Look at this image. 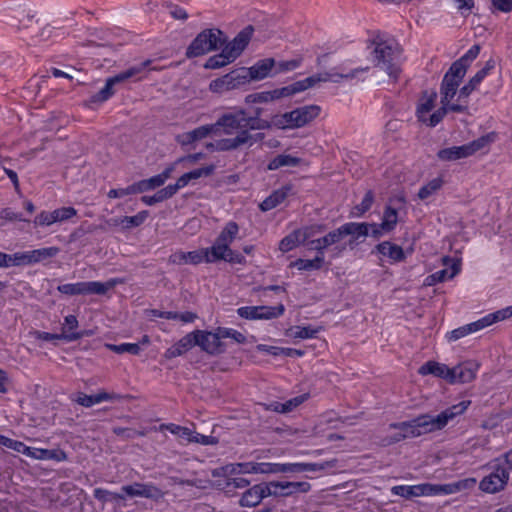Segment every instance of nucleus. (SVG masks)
<instances>
[{
    "mask_svg": "<svg viewBox=\"0 0 512 512\" xmlns=\"http://www.w3.org/2000/svg\"><path fill=\"white\" fill-rule=\"evenodd\" d=\"M57 290L60 293L68 295V296L84 295V283L77 282V283L62 284L57 287Z\"/></svg>",
    "mask_w": 512,
    "mask_h": 512,
    "instance_id": "55",
    "label": "nucleus"
},
{
    "mask_svg": "<svg viewBox=\"0 0 512 512\" xmlns=\"http://www.w3.org/2000/svg\"><path fill=\"white\" fill-rule=\"evenodd\" d=\"M60 249L58 247H46L35 250H30L31 265L42 262L44 260L51 259L58 255Z\"/></svg>",
    "mask_w": 512,
    "mask_h": 512,
    "instance_id": "40",
    "label": "nucleus"
},
{
    "mask_svg": "<svg viewBox=\"0 0 512 512\" xmlns=\"http://www.w3.org/2000/svg\"><path fill=\"white\" fill-rule=\"evenodd\" d=\"M471 405L470 400H463L443 410L437 416L430 415V422L434 431L443 429L455 417L462 415Z\"/></svg>",
    "mask_w": 512,
    "mask_h": 512,
    "instance_id": "13",
    "label": "nucleus"
},
{
    "mask_svg": "<svg viewBox=\"0 0 512 512\" xmlns=\"http://www.w3.org/2000/svg\"><path fill=\"white\" fill-rule=\"evenodd\" d=\"M228 75L231 77L232 84H235V89L247 84L250 80H252L250 78L249 69L245 68L232 71L228 73Z\"/></svg>",
    "mask_w": 512,
    "mask_h": 512,
    "instance_id": "52",
    "label": "nucleus"
},
{
    "mask_svg": "<svg viewBox=\"0 0 512 512\" xmlns=\"http://www.w3.org/2000/svg\"><path fill=\"white\" fill-rule=\"evenodd\" d=\"M290 189L291 188L289 186H284L278 190L273 191L271 195H269L259 204L260 210L267 212L280 205L287 198Z\"/></svg>",
    "mask_w": 512,
    "mask_h": 512,
    "instance_id": "30",
    "label": "nucleus"
},
{
    "mask_svg": "<svg viewBox=\"0 0 512 512\" xmlns=\"http://www.w3.org/2000/svg\"><path fill=\"white\" fill-rule=\"evenodd\" d=\"M121 490L129 497H143L153 500L163 497L161 489L151 483L135 482L131 485L122 486Z\"/></svg>",
    "mask_w": 512,
    "mask_h": 512,
    "instance_id": "15",
    "label": "nucleus"
},
{
    "mask_svg": "<svg viewBox=\"0 0 512 512\" xmlns=\"http://www.w3.org/2000/svg\"><path fill=\"white\" fill-rule=\"evenodd\" d=\"M204 252H202V249L195 250V251H176L175 253L171 254L169 257V263L175 264V265H184V264H192L197 265L202 262L203 260Z\"/></svg>",
    "mask_w": 512,
    "mask_h": 512,
    "instance_id": "25",
    "label": "nucleus"
},
{
    "mask_svg": "<svg viewBox=\"0 0 512 512\" xmlns=\"http://www.w3.org/2000/svg\"><path fill=\"white\" fill-rule=\"evenodd\" d=\"M193 142L200 141L210 135H215V126L213 124L202 125L190 131Z\"/></svg>",
    "mask_w": 512,
    "mask_h": 512,
    "instance_id": "57",
    "label": "nucleus"
},
{
    "mask_svg": "<svg viewBox=\"0 0 512 512\" xmlns=\"http://www.w3.org/2000/svg\"><path fill=\"white\" fill-rule=\"evenodd\" d=\"M175 194L171 185H167L164 188L159 189L154 195H144L141 197V201L149 206L171 199Z\"/></svg>",
    "mask_w": 512,
    "mask_h": 512,
    "instance_id": "38",
    "label": "nucleus"
},
{
    "mask_svg": "<svg viewBox=\"0 0 512 512\" xmlns=\"http://www.w3.org/2000/svg\"><path fill=\"white\" fill-rule=\"evenodd\" d=\"M495 140V134H487L480 138L464 144L462 146H453L441 149L438 152V157L441 160H459L475 155L477 152L484 153L488 150L489 145Z\"/></svg>",
    "mask_w": 512,
    "mask_h": 512,
    "instance_id": "7",
    "label": "nucleus"
},
{
    "mask_svg": "<svg viewBox=\"0 0 512 512\" xmlns=\"http://www.w3.org/2000/svg\"><path fill=\"white\" fill-rule=\"evenodd\" d=\"M245 111L237 110L234 112H227L221 115L218 120L213 123L215 126V136L224 134H233L235 131L244 130L245 126Z\"/></svg>",
    "mask_w": 512,
    "mask_h": 512,
    "instance_id": "11",
    "label": "nucleus"
},
{
    "mask_svg": "<svg viewBox=\"0 0 512 512\" xmlns=\"http://www.w3.org/2000/svg\"><path fill=\"white\" fill-rule=\"evenodd\" d=\"M254 28L251 25L246 26L244 29H242L232 40L233 44L236 46L237 49L240 50V52H243L244 49L249 44L251 37L253 35Z\"/></svg>",
    "mask_w": 512,
    "mask_h": 512,
    "instance_id": "45",
    "label": "nucleus"
},
{
    "mask_svg": "<svg viewBox=\"0 0 512 512\" xmlns=\"http://www.w3.org/2000/svg\"><path fill=\"white\" fill-rule=\"evenodd\" d=\"M511 471L512 469H509L505 463L504 465L497 464L494 471L481 480L480 489L487 493L501 491L506 486Z\"/></svg>",
    "mask_w": 512,
    "mask_h": 512,
    "instance_id": "10",
    "label": "nucleus"
},
{
    "mask_svg": "<svg viewBox=\"0 0 512 512\" xmlns=\"http://www.w3.org/2000/svg\"><path fill=\"white\" fill-rule=\"evenodd\" d=\"M175 168L173 165L167 166L160 174L154 175L148 179H143L130 185V191L133 194L144 193L157 189L165 184L172 177Z\"/></svg>",
    "mask_w": 512,
    "mask_h": 512,
    "instance_id": "12",
    "label": "nucleus"
},
{
    "mask_svg": "<svg viewBox=\"0 0 512 512\" xmlns=\"http://www.w3.org/2000/svg\"><path fill=\"white\" fill-rule=\"evenodd\" d=\"M285 312V307L283 304H278L276 306H260V317L261 320H271L276 319L282 316Z\"/></svg>",
    "mask_w": 512,
    "mask_h": 512,
    "instance_id": "48",
    "label": "nucleus"
},
{
    "mask_svg": "<svg viewBox=\"0 0 512 512\" xmlns=\"http://www.w3.org/2000/svg\"><path fill=\"white\" fill-rule=\"evenodd\" d=\"M319 330L320 328H312L310 326H295L294 328L290 329V331L293 333V337L301 339L314 338Z\"/></svg>",
    "mask_w": 512,
    "mask_h": 512,
    "instance_id": "63",
    "label": "nucleus"
},
{
    "mask_svg": "<svg viewBox=\"0 0 512 512\" xmlns=\"http://www.w3.org/2000/svg\"><path fill=\"white\" fill-rule=\"evenodd\" d=\"M461 270V262L459 260L454 261L450 267V269H442L431 275H429L425 283L427 285H435L437 283L443 282L447 279H452L456 276Z\"/></svg>",
    "mask_w": 512,
    "mask_h": 512,
    "instance_id": "29",
    "label": "nucleus"
},
{
    "mask_svg": "<svg viewBox=\"0 0 512 512\" xmlns=\"http://www.w3.org/2000/svg\"><path fill=\"white\" fill-rule=\"evenodd\" d=\"M369 67L365 68H355L347 73H323V74H315L310 77H307L303 80L296 81L290 85L284 86L282 88L274 89L272 90V93L274 95V99H280L284 97L292 96L296 93L305 91L308 88L314 87L316 84L320 82H326V81H333V82H339L338 79H346L350 80L353 78H356L359 73L368 71Z\"/></svg>",
    "mask_w": 512,
    "mask_h": 512,
    "instance_id": "3",
    "label": "nucleus"
},
{
    "mask_svg": "<svg viewBox=\"0 0 512 512\" xmlns=\"http://www.w3.org/2000/svg\"><path fill=\"white\" fill-rule=\"evenodd\" d=\"M420 375H433L435 377L444 379L450 383V378L452 377V370L447 365L436 362V361H428L424 363L418 370Z\"/></svg>",
    "mask_w": 512,
    "mask_h": 512,
    "instance_id": "24",
    "label": "nucleus"
},
{
    "mask_svg": "<svg viewBox=\"0 0 512 512\" xmlns=\"http://www.w3.org/2000/svg\"><path fill=\"white\" fill-rule=\"evenodd\" d=\"M27 20L30 24L25 26V29L27 30L26 36L32 44L47 41L51 37L52 28L49 25L41 27L39 26L38 21H33L32 17H28Z\"/></svg>",
    "mask_w": 512,
    "mask_h": 512,
    "instance_id": "22",
    "label": "nucleus"
},
{
    "mask_svg": "<svg viewBox=\"0 0 512 512\" xmlns=\"http://www.w3.org/2000/svg\"><path fill=\"white\" fill-rule=\"evenodd\" d=\"M462 487V484H419L414 486L407 485H398L393 486L391 488V493L397 496H401L406 499H411L413 497H418L422 495H439V494H452L456 491H459Z\"/></svg>",
    "mask_w": 512,
    "mask_h": 512,
    "instance_id": "6",
    "label": "nucleus"
},
{
    "mask_svg": "<svg viewBox=\"0 0 512 512\" xmlns=\"http://www.w3.org/2000/svg\"><path fill=\"white\" fill-rule=\"evenodd\" d=\"M376 250L381 255L387 256L395 262H401L405 259V253L402 247L389 241L379 243L376 246Z\"/></svg>",
    "mask_w": 512,
    "mask_h": 512,
    "instance_id": "33",
    "label": "nucleus"
},
{
    "mask_svg": "<svg viewBox=\"0 0 512 512\" xmlns=\"http://www.w3.org/2000/svg\"><path fill=\"white\" fill-rule=\"evenodd\" d=\"M461 81H458L456 79H453L452 77H449L447 75H444L441 87H440V94H441V105H446L448 102H450L454 96L457 93L458 86L460 85Z\"/></svg>",
    "mask_w": 512,
    "mask_h": 512,
    "instance_id": "32",
    "label": "nucleus"
},
{
    "mask_svg": "<svg viewBox=\"0 0 512 512\" xmlns=\"http://www.w3.org/2000/svg\"><path fill=\"white\" fill-rule=\"evenodd\" d=\"M226 41H228V38L220 29H204L187 47L185 55L189 59L202 56L218 50Z\"/></svg>",
    "mask_w": 512,
    "mask_h": 512,
    "instance_id": "5",
    "label": "nucleus"
},
{
    "mask_svg": "<svg viewBox=\"0 0 512 512\" xmlns=\"http://www.w3.org/2000/svg\"><path fill=\"white\" fill-rule=\"evenodd\" d=\"M260 306H243L237 309V314L247 320H261Z\"/></svg>",
    "mask_w": 512,
    "mask_h": 512,
    "instance_id": "64",
    "label": "nucleus"
},
{
    "mask_svg": "<svg viewBox=\"0 0 512 512\" xmlns=\"http://www.w3.org/2000/svg\"><path fill=\"white\" fill-rule=\"evenodd\" d=\"M345 236H352L349 245L352 246L360 237L369 235L370 223L348 222L342 225Z\"/></svg>",
    "mask_w": 512,
    "mask_h": 512,
    "instance_id": "28",
    "label": "nucleus"
},
{
    "mask_svg": "<svg viewBox=\"0 0 512 512\" xmlns=\"http://www.w3.org/2000/svg\"><path fill=\"white\" fill-rule=\"evenodd\" d=\"M495 61L493 59H489L485 66L480 69L467 84H465L459 91L458 101H462L467 99L469 95L477 88V86L483 81V79L488 75V73L494 69Z\"/></svg>",
    "mask_w": 512,
    "mask_h": 512,
    "instance_id": "18",
    "label": "nucleus"
},
{
    "mask_svg": "<svg viewBox=\"0 0 512 512\" xmlns=\"http://www.w3.org/2000/svg\"><path fill=\"white\" fill-rule=\"evenodd\" d=\"M267 486V493L273 497H290L311 490V484L306 481H270Z\"/></svg>",
    "mask_w": 512,
    "mask_h": 512,
    "instance_id": "9",
    "label": "nucleus"
},
{
    "mask_svg": "<svg viewBox=\"0 0 512 512\" xmlns=\"http://www.w3.org/2000/svg\"><path fill=\"white\" fill-rule=\"evenodd\" d=\"M149 216L147 210L138 212L134 216H124L119 220H116L117 224H120L124 229H130L142 225Z\"/></svg>",
    "mask_w": 512,
    "mask_h": 512,
    "instance_id": "41",
    "label": "nucleus"
},
{
    "mask_svg": "<svg viewBox=\"0 0 512 512\" xmlns=\"http://www.w3.org/2000/svg\"><path fill=\"white\" fill-rule=\"evenodd\" d=\"M112 432L116 436L122 438L123 440H129V439H133L138 436H145L147 434V432L145 430L139 431V430H135L133 428H125V427H118V426L113 427Z\"/></svg>",
    "mask_w": 512,
    "mask_h": 512,
    "instance_id": "53",
    "label": "nucleus"
},
{
    "mask_svg": "<svg viewBox=\"0 0 512 512\" xmlns=\"http://www.w3.org/2000/svg\"><path fill=\"white\" fill-rule=\"evenodd\" d=\"M151 60H145L139 64L133 65L125 71L118 73L113 77L107 78L104 87L97 93L93 94L88 103L91 104H102L110 99L114 94V86L120 83H124L132 78L135 80H140L142 78L141 74L144 70L151 65Z\"/></svg>",
    "mask_w": 512,
    "mask_h": 512,
    "instance_id": "4",
    "label": "nucleus"
},
{
    "mask_svg": "<svg viewBox=\"0 0 512 512\" xmlns=\"http://www.w3.org/2000/svg\"><path fill=\"white\" fill-rule=\"evenodd\" d=\"M40 460H54L62 462L67 460V454L61 449H41Z\"/></svg>",
    "mask_w": 512,
    "mask_h": 512,
    "instance_id": "56",
    "label": "nucleus"
},
{
    "mask_svg": "<svg viewBox=\"0 0 512 512\" xmlns=\"http://www.w3.org/2000/svg\"><path fill=\"white\" fill-rule=\"evenodd\" d=\"M468 67L464 65L461 61L456 60L450 66L449 70L445 73V75L452 77L458 81H462L464 78Z\"/></svg>",
    "mask_w": 512,
    "mask_h": 512,
    "instance_id": "59",
    "label": "nucleus"
},
{
    "mask_svg": "<svg viewBox=\"0 0 512 512\" xmlns=\"http://www.w3.org/2000/svg\"><path fill=\"white\" fill-rule=\"evenodd\" d=\"M198 339L196 337V330L186 334L182 337L177 343L171 346L165 352V357L168 359H172L178 356L183 355L187 351H189L192 347L197 345Z\"/></svg>",
    "mask_w": 512,
    "mask_h": 512,
    "instance_id": "21",
    "label": "nucleus"
},
{
    "mask_svg": "<svg viewBox=\"0 0 512 512\" xmlns=\"http://www.w3.org/2000/svg\"><path fill=\"white\" fill-rule=\"evenodd\" d=\"M373 202H374V193L372 190H368L365 193L361 203L354 207L353 213L357 216H362L363 214H365L367 211L370 210Z\"/></svg>",
    "mask_w": 512,
    "mask_h": 512,
    "instance_id": "54",
    "label": "nucleus"
},
{
    "mask_svg": "<svg viewBox=\"0 0 512 512\" xmlns=\"http://www.w3.org/2000/svg\"><path fill=\"white\" fill-rule=\"evenodd\" d=\"M303 243V239L300 236V232L298 230L293 231L292 233L285 236L279 243V249L282 252H289L295 247L299 246Z\"/></svg>",
    "mask_w": 512,
    "mask_h": 512,
    "instance_id": "44",
    "label": "nucleus"
},
{
    "mask_svg": "<svg viewBox=\"0 0 512 512\" xmlns=\"http://www.w3.org/2000/svg\"><path fill=\"white\" fill-rule=\"evenodd\" d=\"M374 65L385 70L390 78L397 80L401 72V48L394 39H384L376 36L372 40Z\"/></svg>",
    "mask_w": 512,
    "mask_h": 512,
    "instance_id": "2",
    "label": "nucleus"
},
{
    "mask_svg": "<svg viewBox=\"0 0 512 512\" xmlns=\"http://www.w3.org/2000/svg\"><path fill=\"white\" fill-rule=\"evenodd\" d=\"M275 60L273 58H265L257 61L249 68L250 78L252 80H262L274 74Z\"/></svg>",
    "mask_w": 512,
    "mask_h": 512,
    "instance_id": "26",
    "label": "nucleus"
},
{
    "mask_svg": "<svg viewBox=\"0 0 512 512\" xmlns=\"http://www.w3.org/2000/svg\"><path fill=\"white\" fill-rule=\"evenodd\" d=\"M436 98L437 94L435 92H432L430 94L425 92L422 102L419 104L416 111L418 120L426 124L427 126H429V117L431 115L430 112L434 108V102Z\"/></svg>",
    "mask_w": 512,
    "mask_h": 512,
    "instance_id": "31",
    "label": "nucleus"
},
{
    "mask_svg": "<svg viewBox=\"0 0 512 512\" xmlns=\"http://www.w3.org/2000/svg\"><path fill=\"white\" fill-rule=\"evenodd\" d=\"M209 87L212 92L223 93L235 89V84H232L231 77L226 74L223 77L211 81Z\"/></svg>",
    "mask_w": 512,
    "mask_h": 512,
    "instance_id": "46",
    "label": "nucleus"
},
{
    "mask_svg": "<svg viewBox=\"0 0 512 512\" xmlns=\"http://www.w3.org/2000/svg\"><path fill=\"white\" fill-rule=\"evenodd\" d=\"M326 468L321 463H280V473H301L304 471H320Z\"/></svg>",
    "mask_w": 512,
    "mask_h": 512,
    "instance_id": "34",
    "label": "nucleus"
},
{
    "mask_svg": "<svg viewBox=\"0 0 512 512\" xmlns=\"http://www.w3.org/2000/svg\"><path fill=\"white\" fill-rule=\"evenodd\" d=\"M512 316V306L506 307L505 309L498 310L494 313H490L483 317V320L486 324V327L505 319H508Z\"/></svg>",
    "mask_w": 512,
    "mask_h": 512,
    "instance_id": "49",
    "label": "nucleus"
},
{
    "mask_svg": "<svg viewBox=\"0 0 512 512\" xmlns=\"http://www.w3.org/2000/svg\"><path fill=\"white\" fill-rule=\"evenodd\" d=\"M116 279H110L107 282L88 281L84 283V295L96 294L105 295L109 290L113 289L117 284Z\"/></svg>",
    "mask_w": 512,
    "mask_h": 512,
    "instance_id": "36",
    "label": "nucleus"
},
{
    "mask_svg": "<svg viewBox=\"0 0 512 512\" xmlns=\"http://www.w3.org/2000/svg\"><path fill=\"white\" fill-rule=\"evenodd\" d=\"M324 257L316 256L314 259H297L291 263V266L296 267L298 270H320L324 265Z\"/></svg>",
    "mask_w": 512,
    "mask_h": 512,
    "instance_id": "42",
    "label": "nucleus"
},
{
    "mask_svg": "<svg viewBox=\"0 0 512 512\" xmlns=\"http://www.w3.org/2000/svg\"><path fill=\"white\" fill-rule=\"evenodd\" d=\"M443 183H444V181L441 176L432 179L426 185L421 187V189L418 192V197L421 200L427 199L429 196H431L436 191H438L442 187Z\"/></svg>",
    "mask_w": 512,
    "mask_h": 512,
    "instance_id": "47",
    "label": "nucleus"
},
{
    "mask_svg": "<svg viewBox=\"0 0 512 512\" xmlns=\"http://www.w3.org/2000/svg\"><path fill=\"white\" fill-rule=\"evenodd\" d=\"M227 250H229L228 246L215 241L211 247L202 248V252H204L203 260L206 263H214L220 260H224L226 259L225 255Z\"/></svg>",
    "mask_w": 512,
    "mask_h": 512,
    "instance_id": "37",
    "label": "nucleus"
},
{
    "mask_svg": "<svg viewBox=\"0 0 512 512\" xmlns=\"http://www.w3.org/2000/svg\"><path fill=\"white\" fill-rule=\"evenodd\" d=\"M238 231V224L234 221H230L225 225L215 241L230 247V244L236 238Z\"/></svg>",
    "mask_w": 512,
    "mask_h": 512,
    "instance_id": "39",
    "label": "nucleus"
},
{
    "mask_svg": "<svg viewBox=\"0 0 512 512\" xmlns=\"http://www.w3.org/2000/svg\"><path fill=\"white\" fill-rule=\"evenodd\" d=\"M120 398L121 396L118 394L107 393L105 391L99 392L95 395H87L85 393L79 392L75 401L81 406L91 407L94 404H98L103 401L119 400Z\"/></svg>",
    "mask_w": 512,
    "mask_h": 512,
    "instance_id": "27",
    "label": "nucleus"
},
{
    "mask_svg": "<svg viewBox=\"0 0 512 512\" xmlns=\"http://www.w3.org/2000/svg\"><path fill=\"white\" fill-rule=\"evenodd\" d=\"M250 481L243 477H229L227 478L226 485L224 487L227 494L234 493L237 488H246L249 486Z\"/></svg>",
    "mask_w": 512,
    "mask_h": 512,
    "instance_id": "58",
    "label": "nucleus"
},
{
    "mask_svg": "<svg viewBox=\"0 0 512 512\" xmlns=\"http://www.w3.org/2000/svg\"><path fill=\"white\" fill-rule=\"evenodd\" d=\"M326 229V226L323 224H313L310 226H306L302 229H298L300 232V236L303 239V243H305L310 238L314 237L317 234H320L324 232Z\"/></svg>",
    "mask_w": 512,
    "mask_h": 512,
    "instance_id": "62",
    "label": "nucleus"
},
{
    "mask_svg": "<svg viewBox=\"0 0 512 512\" xmlns=\"http://www.w3.org/2000/svg\"><path fill=\"white\" fill-rule=\"evenodd\" d=\"M262 110L257 108L255 110V116L247 117L245 115V126L244 130L239 131L238 134L233 138H224L209 142L206 144L208 152L215 151H231L237 149H247L253 144L260 142L264 138V134L259 132L251 134L249 130H264L271 127V123L268 120L261 119Z\"/></svg>",
    "mask_w": 512,
    "mask_h": 512,
    "instance_id": "1",
    "label": "nucleus"
},
{
    "mask_svg": "<svg viewBox=\"0 0 512 512\" xmlns=\"http://www.w3.org/2000/svg\"><path fill=\"white\" fill-rule=\"evenodd\" d=\"M477 365L472 362L462 363L451 368L453 374L450 383H469L476 377Z\"/></svg>",
    "mask_w": 512,
    "mask_h": 512,
    "instance_id": "23",
    "label": "nucleus"
},
{
    "mask_svg": "<svg viewBox=\"0 0 512 512\" xmlns=\"http://www.w3.org/2000/svg\"><path fill=\"white\" fill-rule=\"evenodd\" d=\"M228 75L231 77L232 84H235V89L247 84L250 80H252L250 78L249 69L245 68L232 71L228 73Z\"/></svg>",
    "mask_w": 512,
    "mask_h": 512,
    "instance_id": "51",
    "label": "nucleus"
},
{
    "mask_svg": "<svg viewBox=\"0 0 512 512\" xmlns=\"http://www.w3.org/2000/svg\"><path fill=\"white\" fill-rule=\"evenodd\" d=\"M196 337L198 339L197 346L208 354L217 355L226 350L225 344L216 340L212 332L196 330Z\"/></svg>",
    "mask_w": 512,
    "mask_h": 512,
    "instance_id": "17",
    "label": "nucleus"
},
{
    "mask_svg": "<svg viewBox=\"0 0 512 512\" xmlns=\"http://www.w3.org/2000/svg\"><path fill=\"white\" fill-rule=\"evenodd\" d=\"M215 171V165L210 164L190 170L181 175L174 184H170L175 194L187 185H195L201 178L211 176Z\"/></svg>",
    "mask_w": 512,
    "mask_h": 512,
    "instance_id": "14",
    "label": "nucleus"
},
{
    "mask_svg": "<svg viewBox=\"0 0 512 512\" xmlns=\"http://www.w3.org/2000/svg\"><path fill=\"white\" fill-rule=\"evenodd\" d=\"M320 107L317 105H306L289 112L290 129L307 125L320 114Z\"/></svg>",
    "mask_w": 512,
    "mask_h": 512,
    "instance_id": "16",
    "label": "nucleus"
},
{
    "mask_svg": "<svg viewBox=\"0 0 512 512\" xmlns=\"http://www.w3.org/2000/svg\"><path fill=\"white\" fill-rule=\"evenodd\" d=\"M485 327H486V324H485L483 318H481L475 322H472L470 324H467V325H464L457 329H454L447 335V338L449 341H456L462 337L469 335L470 333L479 331Z\"/></svg>",
    "mask_w": 512,
    "mask_h": 512,
    "instance_id": "35",
    "label": "nucleus"
},
{
    "mask_svg": "<svg viewBox=\"0 0 512 512\" xmlns=\"http://www.w3.org/2000/svg\"><path fill=\"white\" fill-rule=\"evenodd\" d=\"M389 427L400 430L406 435V438L418 437L422 434L434 432L430 422V415L428 414L420 415L410 421L391 423Z\"/></svg>",
    "mask_w": 512,
    "mask_h": 512,
    "instance_id": "8",
    "label": "nucleus"
},
{
    "mask_svg": "<svg viewBox=\"0 0 512 512\" xmlns=\"http://www.w3.org/2000/svg\"><path fill=\"white\" fill-rule=\"evenodd\" d=\"M107 347L117 354L129 353L132 355H138L141 351L138 343H122L119 345L108 344Z\"/></svg>",
    "mask_w": 512,
    "mask_h": 512,
    "instance_id": "50",
    "label": "nucleus"
},
{
    "mask_svg": "<svg viewBox=\"0 0 512 512\" xmlns=\"http://www.w3.org/2000/svg\"><path fill=\"white\" fill-rule=\"evenodd\" d=\"M467 110V99H464L462 101L457 100V103L452 104L448 102L446 105H442L438 110L431 113L429 117V127H435L436 125H438L443 120L444 116L447 114L448 111L464 113L467 112Z\"/></svg>",
    "mask_w": 512,
    "mask_h": 512,
    "instance_id": "20",
    "label": "nucleus"
},
{
    "mask_svg": "<svg viewBox=\"0 0 512 512\" xmlns=\"http://www.w3.org/2000/svg\"><path fill=\"white\" fill-rule=\"evenodd\" d=\"M344 237H345V235L343 233L342 226H340L339 228H337L333 231H330L328 234L323 236L322 242H323L324 246L329 248L332 245H337L338 243H340Z\"/></svg>",
    "mask_w": 512,
    "mask_h": 512,
    "instance_id": "60",
    "label": "nucleus"
},
{
    "mask_svg": "<svg viewBox=\"0 0 512 512\" xmlns=\"http://www.w3.org/2000/svg\"><path fill=\"white\" fill-rule=\"evenodd\" d=\"M231 63L229 57L221 51V53L211 56L205 63L204 67L207 69H218Z\"/></svg>",
    "mask_w": 512,
    "mask_h": 512,
    "instance_id": "61",
    "label": "nucleus"
},
{
    "mask_svg": "<svg viewBox=\"0 0 512 512\" xmlns=\"http://www.w3.org/2000/svg\"><path fill=\"white\" fill-rule=\"evenodd\" d=\"M267 482L259 483L247 489L241 496L239 504L242 507L257 506L263 498L268 497Z\"/></svg>",
    "mask_w": 512,
    "mask_h": 512,
    "instance_id": "19",
    "label": "nucleus"
},
{
    "mask_svg": "<svg viewBox=\"0 0 512 512\" xmlns=\"http://www.w3.org/2000/svg\"><path fill=\"white\" fill-rule=\"evenodd\" d=\"M398 223V212L395 208L391 207V206H386L385 210H384V213H383V218H382V222L380 224V227L385 231V232H390L392 230H394V228L396 227Z\"/></svg>",
    "mask_w": 512,
    "mask_h": 512,
    "instance_id": "43",
    "label": "nucleus"
}]
</instances>
